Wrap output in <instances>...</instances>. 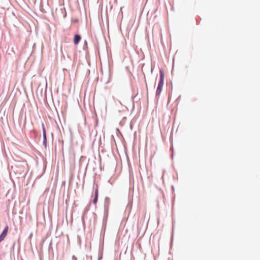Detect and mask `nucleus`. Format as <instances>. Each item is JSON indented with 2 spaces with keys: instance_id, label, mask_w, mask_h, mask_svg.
<instances>
[{
  "instance_id": "39448f33",
  "label": "nucleus",
  "mask_w": 260,
  "mask_h": 260,
  "mask_svg": "<svg viewBox=\"0 0 260 260\" xmlns=\"http://www.w3.org/2000/svg\"><path fill=\"white\" fill-rule=\"evenodd\" d=\"M98 189L96 188L95 191V197L93 200V203L94 204H96L98 201Z\"/></svg>"
},
{
  "instance_id": "0eeeda50",
  "label": "nucleus",
  "mask_w": 260,
  "mask_h": 260,
  "mask_svg": "<svg viewBox=\"0 0 260 260\" xmlns=\"http://www.w3.org/2000/svg\"><path fill=\"white\" fill-rule=\"evenodd\" d=\"M2 242L1 241H0V242Z\"/></svg>"
},
{
  "instance_id": "f03ea898",
  "label": "nucleus",
  "mask_w": 260,
  "mask_h": 260,
  "mask_svg": "<svg viewBox=\"0 0 260 260\" xmlns=\"http://www.w3.org/2000/svg\"><path fill=\"white\" fill-rule=\"evenodd\" d=\"M43 134V144L46 146L47 143L46 132L44 123L42 124Z\"/></svg>"
},
{
  "instance_id": "20e7f679",
  "label": "nucleus",
  "mask_w": 260,
  "mask_h": 260,
  "mask_svg": "<svg viewBox=\"0 0 260 260\" xmlns=\"http://www.w3.org/2000/svg\"><path fill=\"white\" fill-rule=\"evenodd\" d=\"M81 37L78 35H75L74 39V43L75 45H77L80 41L81 40Z\"/></svg>"
},
{
  "instance_id": "f257e3e1",
  "label": "nucleus",
  "mask_w": 260,
  "mask_h": 260,
  "mask_svg": "<svg viewBox=\"0 0 260 260\" xmlns=\"http://www.w3.org/2000/svg\"><path fill=\"white\" fill-rule=\"evenodd\" d=\"M164 75L163 71H160V81L156 90V95H158L161 92L162 87L164 85Z\"/></svg>"
},
{
  "instance_id": "423d86ee",
  "label": "nucleus",
  "mask_w": 260,
  "mask_h": 260,
  "mask_svg": "<svg viewBox=\"0 0 260 260\" xmlns=\"http://www.w3.org/2000/svg\"><path fill=\"white\" fill-rule=\"evenodd\" d=\"M32 237V234L30 235V237L31 238Z\"/></svg>"
},
{
  "instance_id": "7ed1b4c3",
  "label": "nucleus",
  "mask_w": 260,
  "mask_h": 260,
  "mask_svg": "<svg viewBox=\"0 0 260 260\" xmlns=\"http://www.w3.org/2000/svg\"><path fill=\"white\" fill-rule=\"evenodd\" d=\"M8 231V226H7L5 227L3 233L0 235V241H2L6 237Z\"/></svg>"
}]
</instances>
